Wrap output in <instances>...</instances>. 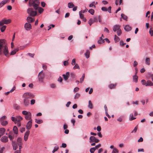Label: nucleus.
I'll return each mask as SVG.
<instances>
[{"label":"nucleus","instance_id":"obj_52","mask_svg":"<svg viewBox=\"0 0 153 153\" xmlns=\"http://www.w3.org/2000/svg\"><path fill=\"white\" fill-rule=\"evenodd\" d=\"M137 129V126L134 128L133 130L131 131V133H135Z\"/></svg>","mask_w":153,"mask_h":153},{"label":"nucleus","instance_id":"obj_40","mask_svg":"<svg viewBox=\"0 0 153 153\" xmlns=\"http://www.w3.org/2000/svg\"><path fill=\"white\" fill-rule=\"evenodd\" d=\"M85 78V74H84L82 77L80 78V82L81 83H82L84 81V79Z\"/></svg>","mask_w":153,"mask_h":153},{"label":"nucleus","instance_id":"obj_11","mask_svg":"<svg viewBox=\"0 0 153 153\" xmlns=\"http://www.w3.org/2000/svg\"><path fill=\"white\" fill-rule=\"evenodd\" d=\"M22 139L20 137L18 138L17 141V144L19 146V149H21L22 148Z\"/></svg>","mask_w":153,"mask_h":153},{"label":"nucleus","instance_id":"obj_27","mask_svg":"<svg viewBox=\"0 0 153 153\" xmlns=\"http://www.w3.org/2000/svg\"><path fill=\"white\" fill-rule=\"evenodd\" d=\"M114 39L115 42H117L119 41L120 39L116 35H114Z\"/></svg>","mask_w":153,"mask_h":153},{"label":"nucleus","instance_id":"obj_5","mask_svg":"<svg viewBox=\"0 0 153 153\" xmlns=\"http://www.w3.org/2000/svg\"><path fill=\"white\" fill-rule=\"evenodd\" d=\"M113 30L114 32H117V35L118 36H120L122 34L120 26L119 25H114L113 27Z\"/></svg>","mask_w":153,"mask_h":153},{"label":"nucleus","instance_id":"obj_7","mask_svg":"<svg viewBox=\"0 0 153 153\" xmlns=\"http://www.w3.org/2000/svg\"><path fill=\"white\" fill-rule=\"evenodd\" d=\"M27 13L29 14L30 16H35L37 14V12L36 11H33L32 8H28L27 10Z\"/></svg>","mask_w":153,"mask_h":153},{"label":"nucleus","instance_id":"obj_3","mask_svg":"<svg viewBox=\"0 0 153 153\" xmlns=\"http://www.w3.org/2000/svg\"><path fill=\"white\" fill-rule=\"evenodd\" d=\"M39 0H29V6H33L34 9L37 10L40 4Z\"/></svg>","mask_w":153,"mask_h":153},{"label":"nucleus","instance_id":"obj_19","mask_svg":"<svg viewBox=\"0 0 153 153\" xmlns=\"http://www.w3.org/2000/svg\"><path fill=\"white\" fill-rule=\"evenodd\" d=\"M125 30L126 31H129L131 30V27L128 25H126L124 28Z\"/></svg>","mask_w":153,"mask_h":153},{"label":"nucleus","instance_id":"obj_43","mask_svg":"<svg viewBox=\"0 0 153 153\" xmlns=\"http://www.w3.org/2000/svg\"><path fill=\"white\" fill-rule=\"evenodd\" d=\"M116 84H111L109 85V88L111 89L112 88H115V86H116Z\"/></svg>","mask_w":153,"mask_h":153},{"label":"nucleus","instance_id":"obj_36","mask_svg":"<svg viewBox=\"0 0 153 153\" xmlns=\"http://www.w3.org/2000/svg\"><path fill=\"white\" fill-rule=\"evenodd\" d=\"M73 69L74 70H75L76 69H79L80 68L79 65L77 64H76L75 65V66L73 67Z\"/></svg>","mask_w":153,"mask_h":153},{"label":"nucleus","instance_id":"obj_18","mask_svg":"<svg viewBox=\"0 0 153 153\" xmlns=\"http://www.w3.org/2000/svg\"><path fill=\"white\" fill-rule=\"evenodd\" d=\"M27 20L28 22H32L35 21L34 19L30 17V16L27 17Z\"/></svg>","mask_w":153,"mask_h":153},{"label":"nucleus","instance_id":"obj_49","mask_svg":"<svg viewBox=\"0 0 153 153\" xmlns=\"http://www.w3.org/2000/svg\"><path fill=\"white\" fill-rule=\"evenodd\" d=\"M9 0H5L2 1L1 2L2 3V4L3 5L6 4L7 2L9 1Z\"/></svg>","mask_w":153,"mask_h":153},{"label":"nucleus","instance_id":"obj_13","mask_svg":"<svg viewBox=\"0 0 153 153\" xmlns=\"http://www.w3.org/2000/svg\"><path fill=\"white\" fill-rule=\"evenodd\" d=\"M25 27L26 30H29L31 29V26L30 24L26 23L25 25Z\"/></svg>","mask_w":153,"mask_h":153},{"label":"nucleus","instance_id":"obj_62","mask_svg":"<svg viewBox=\"0 0 153 153\" xmlns=\"http://www.w3.org/2000/svg\"><path fill=\"white\" fill-rule=\"evenodd\" d=\"M63 127L64 129V130L68 128V125L65 123L64 124Z\"/></svg>","mask_w":153,"mask_h":153},{"label":"nucleus","instance_id":"obj_29","mask_svg":"<svg viewBox=\"0 0 153 153\" xmlns=\"http://www.w3.org/2000/svg\"><path fill=\"white\" fill-rule=\"evenodd\" d=\"M16 122H19L22 120V118L20 116H17L16 117Z\"/></svg>","mask_w":153,"mask_h":153},{"label":"nucleus","instance_id":"obj_57","mask_svg":"<svg viewBox=\"0 0 153 153\" xmlns=\"http://www.w3.org/2000/svg\"><path fill=\"white\" fill-rule=\"evenodd\" d=\"M101 146V144H98V145H96L95 147H94V148L96 150L97 149H98L99 148H100V146Z\"/></svg>","mask_w":153,"mask_h":153},{"label":"nucleus","instance_id":"obj_54","mask_svg":"<svg viewBox=\"0 0 153 153\" xmlns=\"http://www.w3.org/2000/svg\"><path fill=\"white\" fill-rule=\"evenodd\" d=\"M102 37H101L100 38V39L97 42L98 44H100L102 43Z\"/></svg>","mask_w":153,"mask_h":153},{"label":"nucleus","instance_id":"obj_17","mask_svg":"<svg viewBox=\"0 0 153 153\" xmlns=\"http://www.w3.org/2000/svg\"><path fill=\"white\" fill-rule=\"evenodd\" d=\"M5 129L3 128H0V134L1 136H2L4 134V133L5 131Z\"/></svg>","mask_w":153,"mask_h":153},{"label":"nucleus","instance_id":"obj_22","mask_svg":"<svg viewBox=\"0 0 153 153\" xmlns=\"http://www.w3.org/2000/svg\"><path fill=\"white\" fill-rule=\"evenodd\" d=\"M138 77L137 75H134L133 76V81L136 83L138 81Z\"/></svg>","mask_w":153,"mask_h":153},{"label":"nucleus","instance_id":"obj_25","mask_svg":"<svg viewBox=\"0 0 153 153\" xmlns=\"http://www.w3.org/2000/svg\"><path fill=\"white\" fill-rule=\"evenodd\" d=\"M13 130L14 133L17 134L18 133V131L17 127L16 126H14L13 128Z\"/></svg>","mask_w":153,"mask_h":153},{"label":"nucleus","instance_id":"obj_20","mask_svg":"<svg viewBox=\"0 0 153 153\" xmlns=\"http://www.w3.org/2000/svg\"><path fill=\"white\" fill-rule=\"evenodd\" d=\"M153 86V83L150 80H148L146 82V86Z\"/></svg>","mask_w":153,"mask_h":153},{"label":"nucleus","instance_id":"obj_38","mask_svg":"<svg viewBox=\"0 0 153 153\" xmlns=\"http://www.w3.org/2000/svg\"><path fill=\"white\" fill-rule=\"evenodd\" d=\"M8 137L10 140L13 141L12 140L14 139V137L12 134H11L10 132V134L9 135Z\"/></svg>","mask_w":153,"mask_h":153},{"label":"nucleus","instance_id":"obj_6","mask_svg":"<svg viewBox=\"0 0 153 153\" xmlns=\"http://www.w3.org/2000/svg\"><path fill=\"white\" fill-rule=\"evenodd\" d=\"M45 77V74L43 73V71H42L39 74L38 78L39 82L40 83L43 82V80Z\"/></svg>","mask_w":153,"mask_h":153},{"label":"nucleus","instance_id":"obj_44","mask_svg":"<svg viewBox=\"0 0 153 153\" xmlns=\"http://www.w3.org/2000/svg\"><path fill=\"white\" fill-rule=\"evenodd\" d=\"M11 119L15 123H16L17 122L16 117H11Z\"/></svg>","mask_w":153,"mask_h":153},{"label":"nucleus","instance_id":"obj_16","mask_svg":"<svg viewBox=\"0 0 153 153\" xmlns=\"http://www.w3.org/2000/svg\"><path fill=\"white\" fill-rule=\"evenodd\" d=\"M12 145L13 146V149L14 150H16L18 148V144L15 143V142L12 141Z\"/></svg>","mask_w":153,"mask_h":153},{"label":"nucleus","instance_id":"obj_50","mask_svg":"<svg viewBox=\"0 0 153 153\" xmlns=\"http://www.w3.org/2000/svg\"><path fill=\"white\" fill-rule=\"evenodd\" d=\"M75 64H76L75 59H72V61L71 65H74Z\"/></svg>","mask_w":153,"mask_h":153},{"label":"nucleus","instance_id":"obj_24","mask_svg":"<svg viewBox=\"0 0 153 153\" xmlns=\"http://www.w3.org/2000/svg\"><path fill=\"white\" fill-rule=\"evenodd\" d=\"M74 6V5L72 2H69L68 3V7L69 8H73Z\"/></svg>","mask_w":153,"mask_h":153},{"label":"nucleus","instance_id":"obj_63","mask_svg":"<svg viewBox=\"0 0 153 153\" xmlns=\"http://www.w3.org/2000/svg\"><path fill=\"white\" fill-rule=\"evenodd\" d=\"M104 31L105 32H106L107 33H109V31L108 29L106 27H105L104 29Z\"/></svg>","mask_w":153,"mask_h":153},{"label":"nucleus","instance_id":"obj_60","mask_svg":"<svg viewBox=\"0 0 153 153\" xmlns=\"http://www.w3.org/2000/svg\"><path fill=\"white\" fill-rule=\"evenodd\" d=\"M71 123L73 124V126H74V123L75 122V120L74 119H72L71 120Z\"/></svg>","mask_w":153,"mask_h":153},{"label":"nucleus","instance_id":"obj_14","mask_svg":"<svg viewBox=\"0 0 153 153\" xmlns=\"http://www.w3.org/2000/svg\"><path fill=\"white\" fill-rule=\"evenodd\" d=\"M30 131H26L24 134V140L25 141H26L28 138V137L30 134Z\"/></svg>","mask_w":153,"mask_h":153},{"label":"nucleus","instance_id":"obj_55","mask_svg":"<svg viewBox=\"0 0 153 153\" xmlns=\"http://www.w3.org/2000/svg\"><path fill=\"white\" fill-rule=\"evenodd\" d=\"M63 76L64 79L65 80H67L68 79V77H69L68 76H67L65 74H63Z\"/></svg>","mask_w":153,"mask_h":153},{"label":"nucleus","instance_id":"obj_42","mask_svg":"<svg viewBox=\"0 0 153 153\" xmlns=\"http://www.w3.org/2000/svg\"><path fill=\"white\" fill-rule=\"evenodd\" d=\"M118 150L116 148H114L111 153H118Z\"/></svg>","mask_w":153,"mask_h":153},{"label":"nucleus","instance_id":"obj_8","mask_svg":"<svg viewBox=\"0 0 153 153\" xmlns=\"http://www.w3.org/2000/svg\"><path fill=\"white\" fill-rule=\"evenodd\" d=\"M10 19H3L0 21V26H2L4 24H7L10 22Z\"/></svg>","mask_w":153,"mask_h":153},{"label":"nucleus","instance_id":"obj_51","mask_svg":"<svg viewBox=\"0 0 153 153\" xmlns=\"http://www.w3.org/2000/svg\"><path fill=\"white\" fill-rule=\"evenodd\" d=\"M94 4H95V2L94 1L92 2V3H91V4H89V7H92L94 6V7L95 8V5H94Z\"/></svg>","mask_w":153,"mask_h":153},{"label":"nucleus","instance_id":"obj_21","mask_svg":"<svg viewBox=\"0 0 153 153\" xmlns=\"http://www.w3.org/2000/svg\"><path fill=\"white\" fill-rule=\"evenodd\" d=\"M90 52L88 50H87L86 52L85 53V55L86 58L88 59L89 57Z\"/></svg>","mask_w":153,"mask_h":153},{"label":"nucleus","instance_id":"obj_58","mask_svg":"<svg viewBox=\"0 0 153 153\" xmlns=\"http://www.w3.org/2000/svg\"><path fill=\"white\" fill-rule=\"evenodd\" d=\"M79 88L78 87H76L75 88L74 90V93H75L79 91Z\"/></svg>","mask_w":153,"mask_h":153},{"label":"nucleus","instance_id":"obj_45","mask_svg":"<svg viewBox=\"0 0 153 153\" xmlns=\"http://www.w3.org/2000/svg\"><path fill=\"white\" fill-rule=\"evenodd\" d=\"M59 149V147L57 146H55L54 148V149L52 151V153H54L55 152L57 151Z\"/></svg>","mask_w":153,"mask_h":153},{"label":"nucleus","instance_id":"obj_61","mask_svg":"<svg viewBox=\"0 0 153 153\" xmlns=\"http://www.w3.org/2000/svg\"><path fill=\"white\" fill-rule=\"evenodd\" d=\"M35 102V100L34 99L31 100H30V104L31 105L34 104Z\"/></svg>","mask_w":153,"mask_h":153},{"label":"nucleus","instance_id":"obj_53","mask_svg":"<svg viewBox=\"0 0 153 153\" xmlns=\"http://www.w3.org/2000/svg\"><path fill=\"white\" fill-rule=\"evenodd\" d=\"M141 82L143 85H145L146 86V82L145 80L144 79L142 80H141Z\"/></svg>","mask_w":153,"mask_h":153},{"label":"nucleus","instance_id":"obj_46","mask_svg":"<svg viewBox=\"0 0 153 153\" xmlns=\"http://www.w3.org/2000/svg\"><path fill=\"white\" fill-rule=\"evenodd\" d=\"M88 12L91 15H93L94 13V11L93 9H90L89 10Z\"/></svg>","mask_w":153,"mask_h":153},{"label":"nucleus","instance_id":"obj_56","mask_svg":"<svg viewBox=\"0 0 153 153\" xmlns=\"http://www.w3.org/2000/svg\"><path fill=\"white\" fill-rule=\"evenodd\" d=\"M149 33L151 36H153V30L151 28H150Z\"/></svg>","mask_w":153,"mask_h":153},{"label":"nucleus","instance_id":"obj_12","mask_svg":"<svg viewBox=\"0 0 153 153\" xmlns=\"http://www.w3.org/2000/svg\"><path fill=\"white\" fill-rule=\"evenodd\" d=\"M32 126V120H30L28 122L26 126V128L27 130L30 129Z\"/></svg>","mask_w":153,"mask_h":153},{"label":"nucleus","instance_id":"obj_59","mask_svg":"<svg viewBox=\"0 0 153 153\" xmlns=\"http://www.w3.org/2000/svg\"><path fill=\"white\" fill-rule=\"evenodd\" d=\"M101 10L102 11H107V8L105 7H102L101 8Z\"/></svg>","mask_w":153,"mask_h":153},{"label":"nucleus","instance_id":"obj_30","mask_svg":"<svg viewBox=\"0 0 153 153\" xmlns=\"http://www.w3.org/2000/svg\"><path fill=\"white\" fill-rule=\"evenodd\" d=\"M80 96V94L79 93H76L74 96V99H76L79 98Z\"/></svg>","mask_w":153,"mask_h":153},{"label":"nucleus","instance_id":"obj_2","mask_svg":"<svg viewBox=\"0 0 153 153\" xmlns=\"http://www.w3.org/2000/svg\"><path fill=\"white\" fill-rule=\"evenodd\" d=\"M3 47V52L6 56H8L9 51L7 47L6 46L5 40L4 39H0V54L1 53V49Z\"/></svg>","mask_w":153,"mask_h":153},{"label":"nucleus","instance_id":"obj_10","mask_svg":"<svg viewBox=\"0 0 153 153\" xmlns=\"http://www.w3.org/2000/svg\"><path fill=\"white\" fill-rule=\"evenodd\" d=\"M97 22V19L96 17H94L93 19H90L88 22L90 26H91L93 23Z\"/></svg>","mask_w":153,"mask_h":153},{"label":"nucleus","instance_id":"obj_15","mask_svg":"<svg viewBox=\"0 0 153 153\" xmlns=\"http://www.w3.org/2000/svg\"><path fill=\"white\" fill-rule=\"evenodd\" d=\"M8 140L7 137L5 136H2L1 139V141L4 143H6Z\"/></svg>","mask_w":153,"mask_h":153},{"label":"nucleus","instance_id":"obj_4","mask_svg":"<svg viewBox=\"0 0 153 153\" xmlns=\"http://www.w3.org/2000/svg\"><path fill=\"white\" fill-rule=\"evenodd\" d=\"M22 114L25 115V117L27 120H31L32 115L30 111H22Z\"/></svg>","mask_w":153,"mask_h":153},{"label":"nucleus","instance_id":"obj_1","mask_svg":"<svg viewBox=\"0 0 153 153\" xmlns=\"http://www.w3.org/2000/svg\"><path fill=\"white\" fill-rule=\"evenodd\" d=\"M34 97V95L30 92H26L22 95L23 98V104L26 107H28L30 105V99Z\"/></svg>","mask_w":153,"mask_h":153},{"label":"nucleus","instance_id":"obj_39","mask_svg":"<svg viewBox=\"0 0 153 153\" xmlns=\"http://www.w3.org/2000/svg\"><path fill=\"white\" fill-rule=\"evenodd\" d=\"M38 9L39 12L40 13H41L44 10V9L43 8L41 7H39V6L38 8H37V9Z\"/></svg>","mask_w":153,"mask_h":153},{"label":"nucleus","instance_id":"obj_26","mask_svg":"<svg viewBox=\"0 0 153 153\" xmlns=\"http://www.w3.org/2000/svg\"><path fill=\"white\" fill-rule=\"evenodd\" d=\"M88 107L90 109H92L93 108L91 100H90L88 101Z\"/></svg>","mask_w":153,"mask_h":153},{"label":"nucleus","instance_id":"obj_37","mask_svg":"<svg viewBox=\"0 0 153 153\" xmlns=\"http://www.w3.org/2000/svg\"><path fill=\"white\" fill-rule=\"evenodd\" d=\"M1 124L2 126H5L8 124V122L7 121H4L1 123Z\"/></svg>","mask_w":153,"mask_h":153},{"label":"nucleus","instance_id":"obj_41","mask_svg":"<svg viewBox=\"0 0 153 153\" xmlns=\"http://www.w3.org/2000/svg\"><path fill=\"white\" fill-rule=\"evenodd\" d=\"M6 25H4L1 28V32H4L6 29Z\"/></svg>","mask_w":153,"mask_h":153},{"label":"nucleus","instance_id":"obj_47","mask_svg":"<svg viewBox=\"0 0 153 153\" xmlns=\"http://www.w3.org/2000/svg\"><path fill=\"white\" fill-rule=\"evenodd\" d=\"M96 149L94 147L91 148L90 149V151L91 153H94Z\"/></svg>","mask_w":153,"mask_h":153},{"label":"nucleus","instance_id":"obj_32","mask_svg":"<svg viewBox=\"0 0 153 153\" xmlns=\"http://www.w3.org/2000/svg\"><path fill=\"white\" fill-rule=\"evenodd\" d=\"M136 119V117H133V114H131L129 116V120L131 121Z\"/></svg>","mask_w":153,"mask_h":153},{"label":"nucleus","instance_id":"obj_9","mask_svg":"<svg viewBox=\"0 0 153 153\" xmlns=\"http://www.w3.org/2000/svg\"><path fill=\"white\" fill-rule=\"evenodd\" d=\"M89 142L90 143L93 142H94L96 143H98L99 142L100 140L99 139H96L95 137L93 136H91L89 138Z\"/></svg>","mask_w":153,"mask_h":153},{"label":"nucleus","instance_id":"obj_35","mask_svg":"<svg viewBox=\"0 0 153 153\" xmlns=\"http://www.w3.org/2000/svg\"><path fill=\"white\" fill-rule=\"evenodd\" d=\"M121 18H123L124 20H126L127 19V17L124 14L122 13L121 15Z\"/></svg>","mask_w":153,"mask_h":153},{"label":"nucleus","instance_id":"obj_23","mask_svg":"<svg viewBox=\"0 0 153 153\" xmlns=\"http://www.w3.org/2000/svg\"><path fill=\"white\" fill-rule=\"evenodd\" d=\"M19 50V48H16L14 49L10 53V55H14L16 52L18 51Z\"/></svg>","mask_w":153,"mask_h":153},{"label":"nucleus","instance_id":"obj_33","mask_svg":"<svg viewBox=\"0 0 153 153\" xmlns=\"http://www.w3.org/2000/svg\"><path fill=\"white\" fill-rule=\"evenodd\" d=\"M35 122L39 124L42 123L43 122V121L42 120H38L37 119H35Z\"/></svg>","mask_w":153,"mask_h":153},{"label":"nucleus","instance_id":"obj_34","mask_svg":"<svg viewBox=\"0 0 153 153\" xmlns=\"http://www.w3.org/2000/svg\"><path fill=\"white\" fill-rule=\"evenodd\" d=\"M82 10L80 11L79 12V14L80 16V17L81 19H82L84 18V15L82 14Z\"/></svg>","mask_w":153,"mask_h":153},{"label":"nucleus","instance_id":"obj_64","mask_svg":"<svg viewBox=\"0 0 153 153\" xmlns=\"http://www.w3.org/2000/svg\"><path fill=\"white\" fill-rule=\"evenodd\" d=\"M68 61H65L63 63L64 65L65 66H66L68 65Z\"/></svg>","mask_w":153,"mask_h":153},{"label":"nucleus","instance_id":"obj_48","mask_svg":"<svg viewBox=\"0 0 153 153\" xmlns=\"http://www.w3.org/2000/svg\"><path fill=\"white\" fill-rule=\"evenodd\" d=\"M126 44V43H124L123 40H121L120 42V45L121 46H123Z\"/></svg>","mask_w":153,"mask_h":153},{"label":"nucleus","instance_id":"obj_28","mask_svg":"<svg viewBox=\"0 0 153 153\" xmlns=\"http://www.w3.org/2000/svg\"><path fill=\"white\" fill-rule=\"evenodd\" d=\"M6 118H7V117H6L5 116H3L2 117L0 118V123H1L2 122L4 121V120L6 119Z\"/></svg>","mask_w":153,"mask_h":153},{"label":"nucleus","instance_id":"obj_31","mask_svg":"<svg viewBox=\"0 0 153 153\" xmlns=\"http://www.w3.org/2000/svg\"><path fill=\"white\" fill-rule=\"evenodd\" d=\"M145 62L146 64L149 65L150 64V60L149 58H146V59Z\"/></svg>","mask_w":153,"mask_h":153}]
</instances>
